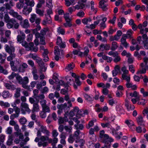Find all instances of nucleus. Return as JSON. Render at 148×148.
I'll return each instance as SVG.
<instances>
[{
	"instance_id": "1",
	"label": "nucleus",
	"mask_w": 148,
	"mask_h": 148,
	"mask_svg": "<svg viewBox=\"0 0 148 148\" xmlns=\"http://www.w3.org/2000/svg\"><path fill=\"white\" fill-rule=\"evenodd\" d=\"M9 13L12 17L16 18L20 21V24L23 28H27L29 27L30 25L28 20L27 19H25L22 22V21L23 19L22 16L19 14L17 12H15L13 10H10Z\"/></svg>"
},
{
	"instance_id": "2",
	"label": "nucleus",
	"mask_w": 148,
	"mask_h": 148,
	"mask_svg": "<svg viewBox=\"0 0 148 148\" xmlns=\"http://www.w3.org/2000/svg\"><path fill=\"white\" fill-rule=\"evenodd\" d=\"M16 79L18 83L22 84L23 88L25 89L28 88V87L27 84L29 82V79L27 77H25L23 78L21 76L18 75L16 77Z\"/></svg>"
},
{
	"instance_id": "3",
	"label": "nucleus",
	"mask_w": 148,
	"mask_h": 148,
	"mask_svg": "<svg viewBox=\"0 0 148 148\" xmlns=\"http://www.w3.org/2000/svg\"><path fill=\"white\" fill-rule=\"evenodd\" d=\"M19 26V23L14 18H11L9 22L7 24V27L9 29L14 27L15 29H17Z\"/></svg>"
},
{
	"instance_id": "4",
	"label": "nucleus",
	"mask_w": 148,
	"mask_h": 148,
	"mask_svg": "<svg viewBox=\"0 0 148 148\" xmlns=\"http://www.w3.org/2000/svg\"><path fill=\"white\" fill-rule=\"evenodd\" d=\"M19 26V23L14 18H11L9 22L7 24V27L9 29L14 27L15 29H17Z\"/></svg>"
},
{
	"instance_id": "5",
	"label": "nucleus",
	"mask_w": 148,
	"mask_h": 148,
	"mask_svg": "<svg viewBox=\"0 0 148 148\" xmlns=\"http://www.w3.org/2000/svg\"><path fill=\"white\" fill-rule=\"evenodd\" d=\"M20 108L21 113L23 114H25L26 112L29 113L31 112V110L29 107L28 104L26 103H21Z\"/></svg>"
},
{
	"instance_id": "6",
	"label": "nucleus",
	"mask_w": 148,
	"mask_h": 148,
	"mask_svg": "<svg viewBox=\"0 0 148 148\" xmlns=\"http://www.w3.org/2000/svg\"><path fill=\"white\" fill-rule=\"evenodd\" d=\"M34 44L32 42H30L28 43L26 47H25V49L26 50L32 51L34 52H36L38 50V48L37 47H34Z\"/></svg>"
},
{
	"instance_id": "7",
	"label": "nucleus",
	"mask_w": 148,
	"mask_h": 148,
	"mask_svg": "<svg viewBox=\"0 0 148 148\" xmlns=\"http://www.w3.org/2000/svg\"><path fill=\"white\" fill-rule=\"evenodd\" d=\"M40 132L46 134V136H41L42 138L41 139H48L49 136L50 132H49L47 130V128L45 126L43 125L41 126L40 127Z\"/></svg>"
},
{
	"instance_id": "8",
	"label": "nucleus",
	"mask_w": 148,
	"mask_h": 148,
	"mask_svg": "<svg viewBox=\"0 0 148 148\" xmlns=\"http://www.w3.org/2000/svg\"><path fill=\"white\" fill-rule=\"evenodd\" d=\"M67 103L69 104V106H67V104L66 103H64L63 104L59 105V107L60 108H61L62 110H64L65 112H67L69 110V108L72 106V104L71 101H68L67 102Z\"/></svg>"
},
{
	"instance_id": "9",
	"label": "nucleus",
	"mask_w": 148,
	"mask_h": 148,
	"mask_svg": "<svg viewBox=\"0 0 148 148\" xmlns=\"http://www.w3.org/2000/svg\"><path fill=\"white\" fill-rule=\"evenodd\" d=\"M32 10V8L28 6L27 5H25L24 6L22 10L23 14L27 16L31 12Z\"/></svg>"
},
{
	"instance_id": "10",
	"label": "nucleus",
	"mask_w": 148,
	"mask_h": 148,
	"mask_svg": "<svg viewBox=\"0 0 148 148\" xmlns=\"http://www.w3.org/2000/svg\"><path fill=\"white\" fill-rule=\"evenodd\" d=\"M47 139H35V141L38 142V145L39 147L42 146H45L48 144Z\"/></svg>"
},
{
	"instance_id": "11",
	"label": "nucleus",
	"mask_w": 148,
	"mask_h": 148,
	"mask_svg": "<svg viewBox=\"0 0 148 148\" xmlns=\"http://www.w3.org/2000/svg\"><path fill=\"white\" fill-rule=\"evenodd\" d=\"M51 18L50 16L45 15V18L42 21V24L43 25H46L51 23Z\"/></svg>"
},
{
	"instance_id": "12",
	"label": "nucleus",
	"mask_w": 148,
	"mask_h": 148,
	"mask_svg": "<svg viewBox=\"0 0 148 148\" xmlns=\"http://www.w3.org/2000/svg\"><path fill=\"white\" fill-rule=\"evenodd\" d=\"M133 31L131 29L128 30L126 34H123L122 36V37L126 39H131L133 38L132 36Z\"/></svg>"
},
{
	"instance_id": "13",
	"label": "nucleus",
	"mask_w": 148,
	"mask_h": 148,
	"mask_svg": "<svg viewBox=\"0 0 148 148\" xmlns=\"http://www.w3.org/2000/svg\"><path fill=\"white\" fill-rule=\"evenodd\" d=\"M25 38V34L21 31H20V34L17 36V40L20 43L24 40Z\"/></svg>"
},
{
	"instance_id": "14",
	"label": "nucleus",
	"mask_w": 148,
	"mask_h": 148,
	"mask_svg": "<svg viewBox=\"0 0 148 148\" xmlns=\"http://www.w3.org/2000/svg\"><path fill=\"white\" fill-rule=\"evenodd\" d=\"M101 142L104 143L105 147L110 148L111 146V143L113 142V140L112 139H102Z\"/></svg>"
},
{
	"instance_id": "15",
	"label": "nucleus",
	"mask_w": 148,
	"mask_h": 148,
	"mask_svg": "<svg viewBox=\"0 0 148 148\" xmlns=\"http://www.w3.org/2000/svg\"><path fill=\"white\" fill-rule=\"evenodd\" d=\"M110 45H109L101 44L99 46V50L102 51H103L104 50H108L110 49Z\"/></svg>"
},
{
	"instance_id": "16",
	"label": "nucleus",
	"mask_w": 148,
	"mask_h": 148,
	"mask_svg": "<svg viewBox=\"0 0 148 148\" xmlns=\"http://www.w3.org/2000/svg\"><path fill=\"white\" fill-rule=\"evenodd\" d=\"M54 53L55 55V60L56 61L58 60L59 59L58 55L60 54V50L58 47L56 46L55 47Z\"/></svg>"
},
{
	"instance_id": "17",
	"label": "nucleus",
	"mask_w": 148,
	"mask_h": 148,
	"mask_svg": "<svg viewBox=\"0 0 148 148\" xmlns=\"http://www.w3.org/2000/svg\"><path fill=\"white\" fill-rule=\"evenodd\" d=\"M4 86L8 89L14 90L15 89V85H13L11 83H5L4 84Z\"/></svg>"
},
{
	"instance_id": "18",
	"label": "nucleus",
	"mask_w": 148,
	"mask_h": 148,
	"mask_svg": "<svg viewBox=\"0 0 148 148\" xmlns=\"http://www.w3.org/2000/svg\"><path fill=\"white\" fill-rule=\"evenodd\" d=\"M75 142L76 144H75V146L76 147H78V145L80 146H82L84 143L83 139H76Z\"/></svg>"
},
{
	"instance_id": "19",
	"label": "nucleus",
	"mask_w": 148,
	"mask_h": 148,
	"mask_svg": "<svg viewBox=\"0 0 148 148\" xmlns=\"http://www.w3.org/2000/svg\"><path fill=\"white\" fill-rule=\"evenodd\" d=\"M120 71V68L119 66L116 65L114 67V69L113 70L112 72L113 77L116 76Z\"/></svg>"
},
{
	"instance_id": "20",
	"label": "nucleus",
	"mask_w": 148,
	"mask_h": 148,
	"mask_svg": "<svg viewBox=\"0 0 148 148\" xmlns=\"http://www.w3.org/2000/svg\"><path fill=\"white\" fill-rule=\"evenodd\" d=\"M39 110V106L37 103H36L33 104V107L32 110L33 113L35 112H38Z\"/></svg>"
},
{
	"instance_id": "21",
	"label": "nucleus",
	"mask_w": 148,
	"mask_h": 148,
	"mask_svg": "<svg viewBox=\"0 0 148 148\" xmlns=\"http://www.w3.org/2000/svg\"><path fill=\"white\" fill-rule=\"evenodd\" d=\"M90 6L91 7V10L96 14L97 11V9L95 6L94 2L93 1H92L90 3Z\"/></svg>"
},
{
	"instance_id": "22",
	"label": "nucleus",
	"mask_w": 148,
	"mask_h": 148,
	"mask_svg": "<svg viewBox=\"0 0 148 148\" xmlns=\"http://www.w3.org/2000/svg\"><path fill=\"white\" fill-rule=\"evenodd\" d=\"M100 137L101 138L105 139H108L109 138V136L108 134H105V132L103 130L100 131Z\"/></svg>"
},
{
	"instance_id": "23",
	"label": "nucleus",
	"mask_w": 148,
	"mask_h": 148,
	"mask_svg": "<svg viewBox=\"0 0 148 148\" xmlns=\"http://www.w3.org/2000/svg\"><path fill=\"white\" fill-rule=\"evenodd\" d=\"M64 129L67 132H68L70 134L69 136L70 137V138H72V135L71 134V131L72 129V127L71 126H65L64 127Z\"/></svg>"
},
{
	"instance_id": "24",
	"label": "nucleus",
	"mask_w": 148,
	"mask_h": 148,
	"mask_svg": "<svg viewBox=\"0 0 148 148\" xmlns=\"http://www.w3.org/2000/svg\"><path fill=\"white\" fill-rule=\"evenodd\" d=\"M118 47V45L116 42L113 41L112 42L111 49L112 51H114Z\"/></svg>"
},
{
	"instance_id": "25",
	"label": "nucleus",
	"mask_w": 148,
	"mask_h": 148,
	"mask_svg": "<svg viewBox=\"0 0 148 148\" xmlns=\"http://www.w3.org/2000/svg\"><path fill=\"white\" fill-rule=\"evenodd\" d=\"M121 44L125 48H127L128 46V44L127 43L126 41V39L122 37L121 39Z\"/></svg>"
},
{
	"instance_id": "26",
	"label": "nucleus",
	"mask_w": 148,
	"mask_h": 148,
	"mask_svg": "<svg viewBox=\"0 0 148 148\" xmlns=\"http://www.w3.org/2000/svg\"><path fill=\"white\" fill-rule=\"evenodd\" d=\"M75 67V65L73 63H70L65 68V70L66 71H68L73 69Z\"/></svg>"
},
{
	"instance_id": "27",
	"label": "nucleus",
	"mask_w": 148,
	"mask_h": 148,
	"mask_svg": "<svg viewBox=\"0 0 148 148\" xmlns=\"http://www.w3.org/2000/svg\"><path fill=\"white\" fill-rule=\"evenodd\" d=\"M126 86L128 88H131L133 90H135L136 88V85H132V84L130 82V81L127 82Z\"/></svg>"
},
{
	"instance_id": "28",
	"label": "nucleus",
	"mask_w": 148,
	"mask_h": 148,
	"mask_svg": "<svg viewBox=\"0 0 148 148\" xmlns=\"http://www.w3.org/2000/svg\"><path fill=\"white\" fill-rule=\"evenodd\" d=\"M69 81H68L67 82V85L68 84H69L70 85H71L72 84H73V86L74 87V88L75 89H77V87L76 86V85L75 84V83L74 82V81L73 80V79H72L71 77L69 78L68 79ZM68 86V85H67Z\"/></svg>"
},
{
	"instance_id": "29",
	"label": "nucleus",
	"mask_w": 148,
	"mask_h": 148,
	"mask_svg": "<svg viewBox=\"0 0 148 148\" xmlns=\"http://www.w3.org/2000/svg\"><path fill=\"white\" fill-rule=\"evenodd\" d=\"M21 91V89L20 88H17L16 89V92L14 94V97L15 98H18L20 97Z\"/></svg>"
},
{
	"instance_id": "30",
	"label": "nucleus",
	"mask_w": 148,
	"mask_h": 148,
	"mask_svg": "<svg viewBox=\"0 0 148 148\" xmlns=\"http://www.w3.org/2000/svg\"><path fill=\"white\" fill-rule=\"evenodd\" d=\"M25 5H27L28 6L30 7H33L35 4V2L33 0L30 1V0H28L27 1H25Z\"/></svg>"
},
{
	"instance_id": "31",
	"label": "nucleus",
	"mask_w": 148,
	"mask_h": 148,
	"mask_svg": "<svg viewBox=\"0 0 148 148\" xmlns=\"http://www.w3.org/2000/svg\"><path fill=\"white\" fill-rule=\"evenodd\" d=\"M96 121V119H94L90 121L89 122L87 125L86 126V128L89 129L90 127L93 126L94 125V123Z\"/></svg>"
},
{
	"instance_id": "32",
	"label": "nucleus",
	"mask_w": 148,
	"mask_h": 148,
	"mask_svg": "<svg viewBox=\"0 0 148 148\" xmlns=\"http://www.w3.org/2000/svg\"><path fill=\"white\" fill-rule=\"evenodd\" d=\"M27 119L24 117L21 118L19 120L20 123L22 125H24L27 122Z\"/></svg>"
},
{
	"instance_id": "33",
	"label": "nucleus",
	"mask_w": 148,
	"mask_h": 148,
	"mask_svg": "<svg viewBox=\"0 0 148 148\" xmlns=\"http://www.w3.org/2000/svg\"><path fill=\"white\" fill-rule=\"evenodd\" d=\"M115 136L116 138H122L123 139H126L127 138L126 136H123V137H122V133L120 132V133H117L115 134Z\"/></svg>"
},
{
	"instance_id": "34",
	"label": "nucleus",
	"mask_w": 148,
	"mask_h": 148,
	"mask_svg": "<svg viewBox=\"0 0 148 148\" xmlns=\"http://www.w3.org/2000/svg\"><path fill=\"white\" fill-rule=\"evenodd\" d=\"M107 5L105 4V3H101V4H99V7L101 8L102 10L104 11H106L108 9L107 7Z\"/></svg>"
},
{
	"instance_id": "35",
	"label": "nucleus",
	"mask_w": 148,
	"mask_h": 148,
	"mask_svg": "<svg viewBox=\"0 0 148 148\" xmlns=\"http://www.w3.org/2000/svg\"><path fill=\"white\" fill-rule=\"evenodd\" d=\"M0 105L2 106L5 107H9L10 106V104L7 102H4L3 101H0Z\"/></svg>"
},
{
	"instance_id": "36",
	"label": "nucleus",
	"mask_w": 148,
	"mask_h": 148,
	"mask_svg": "<svg viewBox=\"0 0 148 148\" xmlns=\"http://www.w3.org/2000/svg\"><path fill=\"white\" fill-rule=\"evenodd\" d=\"M10 94L8 91H4L2 93V96L4 98H6L10 96Z\"/></svg>"
},
{
	"instance_id": "37",
	"label": "nucleus",
	"mask_w": 148,
	"mask_h": 148,
	"mask_svg": "<svg viewBox=\"0 0 148 148\" xmlns=\"http://www.w3.org/2000/svg\"><path fill=\"white\" fill-rule=\"evenodd\" d=\"M6 55L5 54L3 55L1 54H0V61L1 63H3L6 57Z\"/></svg>"
},
{
	"instance_id": "38",
	"label": "nucleus",
	"mask_w": 148,
	"mask_h": 148,
	"mask_svg": "<svg viewBox=\"0 0 148 148\" xmlns=\"http://www.w3.org/2000/svg\"><path fill=\"white\" fill-rule=\"evenodd\" d=\"M46 6L49 8H51L53 7L51 0H46Z\"/></svg>"
},
{
	"instance_id": "39",
	"label": "nucleus",
	"mask_w": 148,
	"mask_h": 148,
	"mask_svg": "<svg viewBox=\"0 0 148 148\" xmlns=\"http://www.w3.org/2000/svg\"><path fill=\"white\" fill-rule=\"evenodd\" d=\"M142 38L143 40V43H148V37L146 34H143L142 36Z\"/></svg>"
},
{
	"instance_id": "40",
	"label": "nucleus",
	"mask_w": 148,
	"mask_h": 148,
	"mask_svg": "<svg viewBox=\"0 0 148 148\" xmlns=\"http://www.w3.org/2000/svg\"><path fill=\"white\" fill-rule=\"evenodd\" d=\"M24 0H22L19 3H17L16 4V7L18 9H21L23 7V5Z\"/></svg>"
},
{
	"instance_id": "41",
	"label": "nucleus",
	"mask_w": 148,
	"mask_h": 148,
	"mask_svg": "<svg viewBox=\"0 0 148 148\" xmlns=\"http://www.w3.org/2000/svg\"><path fill=\"white\" fill-rule=\"evenodd\" d=\"M21 103V100L19 99H17L14 101V103L11 105L14 108L16 106L17 104H19Z\"/></svg>"
},
{
	"instance_id": "42",
	"label": "nucleus",
	"mask_w": 148,
	"mask_h": 148,
	"mask_svg": "<svg viewBox=\"0 0 148 148\" xmlns=\"http://www.w3.org/2000/svg\"><path fill=\"white\" fill-rule=\"evenodd\" d=\"M49 31V29L47 27L44 28L40 31V34L42 35H45L46 34V33Z\"/></svg>"
},
{
	"instance_id": "43",
	"label": "nucleus",
	"mask_w": 148,
	"mask_h": 148,
	"mask_svg": "<svg viewBox=\"0 0 148 148\" xmlns=\"http://www.w3.org/2000/svg\"><path fill=\"white\" fill-rule=\"evenodd\" d=\"M40 68V69L42 71L45 72L46 71L47 67H45L44 65V63L43 62L39 65Z\"/></svg>"
},
{
	"instance_id": "44",
	"label": "nucleus",
	"mask_w": 148,
	"mask_h": 148,
	"mask_svg": "<svg viewBox=\"0 0 148 148\" xmlns=\"http://www.w3.org/2000/svg\"><path fill=\"white\" fill-rule=\"evenodd\" d=\"M108 54L110 56H112L113 57H114L117 56L118 54V53L117 51H111L109 52Z\"/></svg>"
},
{
	"instance_id": "45",
	"label": "nucleus",
	"mask_w": 148,
	"mask_h": 148,
	"mask_svg": "<svg viewBox=\"0 0 148 148\" xmlns=\"http://www.w3.org/2000/svg\"><path fill=\"white\" fill-rule=\"evenodd\" d=\"M80 118V117H78L77 116H76V117H74L73 118V120L75 122L77 123V124L75 125V127H76L78 126V124L80 123V121L78 120V119Z\"/></svg>"
},
{
	"instance_id": "46",
	"label": "nucleus",
	"mask_w": 148,
	"mask_h": 148,
	"mask_svg": "<svg viewBox=\"0 0 148 148\" xmlns=\"http://www.w3.org/2000/svg\"><path fill=\"white\" fill-rule=\"evenodd\" d=\"M49 143H51L52 145H56L58 142L57 139H47Z\"/></svg>"
},
{
	"instance_id": "47",
	"label": "nucleus",
	"mask_w": 148,
	"mask_h": 148,
	"mask_svg": "<svg viewBox=\"0 0 148 148\" xmlns=\"http://www.w3.org/2000/svg\"><path fill=\"white\" fill-rule=\"evenodd\" d=\"M36 12L40 16H42L44 15V11L39 9H36Z\"/></svg>"
},
{
	"instance_id": "48",
	"label": "nucleus",
	"mask_w": 148,
	"mask_h": 148,
	"mask_svg": "<svg viewBox=\"0 0 148 148\" xmlns=\"http://www.w3.org/2000/svg\"><path fill=\"white\" fill-rule=\"evenodd\" d=\"M36 18V14H33L31 15L29 20L31 23H33L34 22Z\"/></svg>"
},
{
	"instance_id": "49",
	"label": "nucleus",
	"mask_w": 148,
	"mask_h": 148,
	"mask_svg": "<svg viewBox=\"0 0 148 148\" xmlns=\"http://www.w3.org/2000/svg\"><path fill=\"white\" fill-rule=\"evenodd\" d=\"M79 76H78L77 77H76L75 78V82L76 84H77V86H79L81 84V82L79 80Z\"/></svg>"
},
{
	"instance_id": "50",
	"label": "nucleus",
	"mask_w": 148,
	"mask_h": 148,
	"mask_svg": "<svg viewBox=\"0 0 148 148\" xmlns=\"http://www.w3.org/2000/svg\"><path fill=\"white\" fill-rule=\"evenodd\" d=\"M29 139H23L21 142L20 143V145L21 147H23L24 145L26 144L27 142L28 141Z\"/></svg>"
},
{
	"instance_id": "51",
	"label": "nucleus",
	"mask_w": 148,
	"mask_h": 148,
	"mask_svg": "<svg viewBox=\"0 0 148 148\" xmlns=\"http://www.w3.org/2000/svg\"><path fill=\"white\" fill-rule=\"evenodd\" d=\"M146 73V69L144 68H142L141 69L138 70L137 73V74H144Z\"/></svg>"
},
{
	"instance_id": "52",
	"label": "nucleus",
	"mask_w": 148,
	"mask_h": 148,
	"mask_svg": "<svg viewBox=\"0 0 148 148\" xmlns=\"http://www.w3.org/2000/svg\"><path fill=\"white\" fill-rule=\"evenodd\" d=\"M57 32L59 34H60L62 35H64L65 33L64 30L60 27H59L58 28Z\"/></svg>"
},
{
	"instance_id": "53",
	"label": "nucleus",
	"mask_w": 148,
	"mask_h": 148,
	"mask_svg": "<svg viewBox=\"0 0 148 148\" xmlns=\"http://www.w3.org/2000/svg\"><path fill=\"white\" fill-rule=\"evenodd\" d=\"M19 115L16 113H13L11 114L10 116V119L12 120H14L15 118H18L19 116Z\"/></svg>"
},
{
	"instance_id": "54",
	"label": "nucleus",
	"mask_w": 148,
	"mask_h": 148,
	"mask_svg": "<svg viewBox=\"0 0 148 148\" xmlns=\"http://www.w3.org/2000/svg\"><path fill=\"white\" fill-rule=\"evenodd\" d=\"M114 58L113 60V61L116 63L119 62L121 60V58L119 54L116 56L115 57H114Z\"/></svg>"
},
{
	"instance_id": "55",
	"label": "nucleus",
	"mask_w": 148,
	"mask_h": 148,
	"mask_svg": "<svg viewBox=\"0 0 148 148\" xmlns=\"http://www.w3.org/2000/svg\"><path fill=\"white\" fill-rule=\"evenodd\" d=\"M17 74L14 72H13L12 73L11 75H9L8 77V79L10 80L13 79L14 78L17 76Z\"/></svg>"
},
{
	"instance_id": "56",
	"label": "nucleus",
	"mask_w": 148,
	"mask_h": 148,
	"mask_svg": "<svg viewBox=\"0 0 148 148\" xmlns=\"http://www.w3.org/2000/svg\"><path fill=\"white\" fill-rule=\"evenodd\" d=\"M122 77L123 79L126 80L127 82L130 80V77L129 76L122 75Z\"/></svg>"
},
{
	"instance_id": "57",
	"label": "nucleus",
	"mask_w": 148,
	"mask_h": 148,
	"mask_svg": "<svg viewBox=\"0 0 148 148\" xmlns=\"http://www.w3.org/2000/svg\"><path fill=\"white\" fill-rule=\"evenodd\" d=\"M137 122L138 124L141 125L143 122V117L142 116H138L137 119Z\"/></svg>"
},
{
	"instance_id": "58",
	"label": "nucleus",
	"mask_w": 148,
	"mask_h": 148,
	"mask_svg": "<svg viewBox=\"0 0 148 148\" xmlns=\"http://www.w3.org/2000/svg\"><path fill=\"white\" fill-rule=\"evenodd\" d=\"M101 126L103 127H108L109 128L111 125L110 122H108L105 123H101Z\"/></svg>"
},
{
	"instance_id": "59",
	"label": "nucleus",
	"mask_w": 148,
	"mask_h": 148,
	"mask_svg": "<svg viewBox=\"0 0 148 148\" xmlns=\"http://www.w3.org/2000/svg\"><path fill=\"white\" fill-rule=\"evenodd\" d=\"M121 70L123 72V73L122 75H126L128 73V71L126 69V68L125 67H122L121 69Z\"/></svg>"
},
{
	"instance_id": "60",
	"label": "nucleus",
	"mask_w": 148,
	"mask_h": 148,
	"mask_svg": "<svg viewBox=\"0 0 148 148\" xmlns=\"http://www.w3.org/2000/svg\"><path fill=\"white\" fill-rule=\"evenodd\" d=\"M33 92L34 94L33 96L34 98L35 99H37V97L38 96V94L39 93L38 90L37 89H35L33 91Z\"/></svg>"
},
{
	"instance_id": "61",
	"label": "nucleus",
	"mask_w": 148,
	"mask_h": 148,
	"mask_svg": "<svg viewBox=\"0 0 148 148\" xmlns=\"http://www.w3.org/2000/svg\"><path fill=\"white\" fill-rule=\"evenodd\" d=\"M42 108L43 111L44 112H49L50 111V110L49 107L47 105L44 107H42Z\"/></svg>"
},
{
	"instance_id": "62",
	"label": "nucleus",
	"mask_w": 148,
	"mask_h": 148,
	"mask_svg": "<svg viewBox=\"0 0 148 148\" xmlns=\"http://www.w3.org/2000/svg\"><path fill=\"white\" fill-rule=\"evenodd\" d=\"M121 55L123 56H126L128 57L131 56V54L129 53H127L125 50H124L121 53Z\"/></svg>"
},
{
	"instance_id": "63",
	"label": "nucleus",
	"mask_w": 148,
	"mask_h": 148,
	"mask_svg": "<svg viewBox=\"0 0 148 148\" xmlns=\"http://www.w3.org/2000/svg\"><path fill=\"white\" fill-rule=\"evenodd\" d=\"M4 20L5 22H8L10 21L11 19H10L8 14H5L4 16Z\"/></svg>"
},
{
	"instance_id": "64",
	"label": "nucleus",
	"mask_w": 148,
	"mask_h": 148,
	"mask_svg": "<svg viewBox=\"0 0 148 148\" xmlns=\"http://www.w3.org/2000/svg\"><path fill=\"white\" fill-rule=\"evenodd\" d=\"M148 32V28H145V29L143 28L140 31V33L142 34H143L144 33H146Z\"/></svg>"
}]
</instances>
